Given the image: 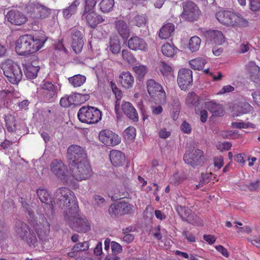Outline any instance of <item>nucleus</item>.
<instances>
[{
  "label": "nucleus",
  "mask_w": 260,
  "mask_h": 260,
  "mask_svg": "<svg viewBox=\"0 0 260 260\" xmlns=\"http://www.w3.org/2000/svg\"><path fill=\"white\" fill-rule=\"evenodd\" d=\"M259 182L260 181L259 180L250 182L248 185H246V187L248 190L250 191H255L259 186Z\"/></svg>",
  "instance_id": "obj_57"
},
{
  "label": "nucleus",
  "mask_w": 260,
  "mask_h": 260,
  "mask_svg": "<svg viewBox=\"0 0 260 260\" xmlns=\"http://www.w3.org/2000/svg\"><path fill=\"white\" fill-rule=\"evenodd\" d=\"M171 109L176 110L181 109L180 102L178 98L176 97L172 98L171 102Z\"/></svg>",
  "instance_id": "obj_56"
},
{
  "label": "nucleus",
  "mask_w": 260,
  "mask_h": 260,
  "mask_svg": "<svg viewBox=\"0 0 260 260\" xmlns=\"http://www.w3.org/2000/svg\"><path fill=\"white\" fill-rule=\"evenodd\" d=\"M5 121L7 129L10 132H14L16 130V123L15 116L12 114H8L5 115Z\"/></svg>",
  "instance_id": "obj_34"
},
{
  "label": "nucleus",
  "mask_w": 260,
  "mask_h": 260,
  "mask_svg": "<svg viewBox=\"0 0 260 260\" xmlns=\"http://www.w3.org/2000/svg\"><path fill=\"white\" fill-rule=\"evenodd\" d=\"M134 206L124 201H117L115 203V215H119L128 214L132 213Z\"/></svg>",
  "instance_id": "obj_20"
},
{
  "label": "nucleus",
  "mask_w": 260,
  "mask_h": 260,
  "mask_svg": "<svg viewBox=\"0 0 260 260\" xmlns=\"http://www.w3.org/2000/svg\"><path fill=\"white\" fill-rule=\"evenodd\" d=\"M78 117L82 122L96 123L101 119L102 113L98 108L93 107L83 106L80 109Z\"/></svg>",
  "instance_id": "obj_6"
},
{
  "label": "nucleus",
  "mask_w": 260,
  "mask_h": 260,
  "mask_svg": "<svg viewBox=\"0 0 260 260\" xmlns=\"http://www.w3.org/2000/svg\"><path fill=\"white\" fill-rule=\"evenodd\" d=\"M246 69L250 75V78L259 74L260 68L254 61H249L246 64Z\"/></svg>",
  "instance_id": "obj_36"
},
{
  "label": "nucleus",
  "mask_w": 260,
  "mask_h": 260,
  "mask_svg": "<svg viewBox=\"0 0 260 260\" xmlns=\"http://www.w3.org/2000/svg\"><path fill=\"white\" fill-rule=\"evenodd\" d=\"M115 28L118 34L125 41L129 37L130 33V30L127 23L123 20H118L115 22Z\"/></svg>",
  "instance_id": "obj_27"
},
{
  "label": "nucleus",
  "mask_w": 260,
  "mask_h": 260,
  "mask_svg": "<svg viewBox=\"0 0 260 260\" xmlns=\"http://www.w3.org/2000/svg\"><path fill=\"white\" fill-rule=\"evenodd\" d=\"M148 92L155 103L165 104L166 103V93L160 84L153 79H149L146 82Z\"/></svg>",
  "instance_id": "obj_7"
},
{
  "label": "nucleus",
  "mask_w": 260,
  "mask_h": 260,
  "mask_svg": "<svg viewBox=\"0 0 260 260\" xmlns=\"http://www.w3.org/2000/svg\"><path fill=\"white\" fill-rule=\"evenodd\" d=\"M51 171L61 180H64L67 174V169L61 160L54 159L50 165Z\"/></svg>",
  "instance_id": "obj_16"
},
{
  "label": "nucleus",
  "mask_w": 260,
  "mask_h": 260,
  "mask_svg": "<svg viewBox=\"0 0 260 260\" xmlns=\"http://www.w3.org/2000/svg\"><path fill=\"white\" fill-rule=\"evenodd\" d=\"M205 107L214 116H221L223 115L224 109L222 105L214 101L205 103Z\"/></svg>",
  "instance_id": "obj_22"
},
{
  "label": "nucleus",
  "mask_w": 260,
  "mask_h": 260,
  "mask_svg": "<svg viewBox=\"0 0 260 260\" xmlns=\"http://www.w3.org/2000/svg\"><path fill=\"white\" fill-rule=\"evenodd\" d=\"M31 230L29 226L24 222L20 220L16 222L15 231L22 239L25 238L26 235L29 232V231Z\"/></svg>",
  "instance_id": "obj_31"
},
{
  "label": "nucleus",
  "mask_w": 260,
  "mask_h": 260,
  "mask_svg": "<svg viewBox=\"0 0 260 260\" xmlns=\"http://www.w3.org/2000/svg\"><path fill=\"white\" fill-rule=\"evenodd\" d=\"M183 181V178L178 173H176L174 174L172 178V181L175 185H178L182 183Z\"/></svg>",
  "instance_id": "obj_59"
},
{
  "label": "nucleus",
  "mask_w": 260,
  "mask_h": 260,
  "mask_svg": "<svg viewBox=\"0 0 260 260\" xmlns=\"http://www.w3.org/2000/svg\"><path fill=\"white\" fill-rule=\"evenodd\" d=\"M122 56L124 60L130 62L132 59V54L127 50H123L122 51Z\"/></svg>",
  "instance_id": "obj_60"
},
{
  "label": "nucleus",
  "mask_w": 260,
  "mask_h": 260,
  "mask_svg": "<svg viewBox=\"0 0 260 260\" xmlns=\"http://www.w3.org/2000/svg\"><path fill=\"white\" fill-rule=\"evenodd\" d=\"M199 101V98L194 92L189 93L186 98V103L188 106H194Z\"/></svg>",
  "instance_id": "obj_50"
},
{
  "label": "nucleus",
  "mask_w": 260,
  "mask_h": 260,
  "mask_svg": "<svg viewBox=\"0 0 260 260\" xmlns=\"http://www.w3.org/2000/svg\"><path fill=\"white\" fill-rule=\"evenodd\" d=\"M251 95L254 102L260 107V91L253 92Z\"/></svg>",
  "instance_id": "obj_63"
},
{
  "label": "nucleus",
  "mask_w": 260,
  "mask_h": 260,
  "mask_svg": "<svg viewBox=\"0 0 260 260\" xmlns=\"http://www.w3.org/2000/svg\"><path fill=\"white\" fill-rule=\"evenodd\" d=\"M203 156V152L201 150L191 147L186 151L183 160L186 164L194 167L201 163Z\"/></svg>",
  "instance_id": "obj_13"
},
{
  "label": "nucleus",
  "mask_w": 260,
  "mask_h": 260,
  "mask_svg": "<svg viewBox=\"0 0 260 260\" xmlns=\"http://www.w3.org/2000/svg\"><path fill=\"white\" fill-rule=\"evenodd\" d=\"M203 239L209 244L211 245L214 243L216 238L214 235H212L205 234L203 236Z\"/></svg>",
  "instance_id": "obj_61"
},
{
  "label": "nucleus",
  "mask_w": 260,
  "mask_h": 260,
  "mask_svg": "<svg viewBox=\"0 0 260 260\" xmlns=\"http://www.w3.org/2000/svg\"><path fill=\"white\" fill-rule=\"evenodd\" d=\"M122 96V92L121 90L118 89L115 85V98L116 99V102L115 104V112L117 114V118L118 119V120H119L120 117L119 115H118V113L117 112L118 107L119 106V104L118 103V101L120 100Z\"/></svg>",
  "instance_id": "obj_52"
},
{
  "label": "nucleus",
  "mask_w": 260,
  "mask_h": 260,
  "mask_svg": "<svg viewBox=\"0 0 260 260\" xmlns=\"http://www.w3.org/2000/svg\"><path fill=\"white\" fill-rule=\"evenodd\" d=\"M24 75L27 79H32L37 76L40 70L39 66H35L31 64H23Z\"/></svg>",
  "instance_id": "obj_29"
},
{
  "label": "nucleus",
  "mask_w": 260,
  "mask_h": 260,
  "mask_svg": "<svg viewBox=\"0 0 260 260\" xmlns=\"http://www.w3.org/2000/svg\"><path fill=\"white\" fill-rule=\"evenodd\" d=\"M252 110V107L247 102L242 103L238 107V111L242 114L249 113Z\"/></svg>",
  "instance_id": "obj_48"
},
{
  "label": "nucleus",
  "mask_w": 260,
  "mask_h": 260,
  "mask_svg": "<svg viewBox=\"0 0 260 260\" xmlns=\"http://www.w3.org/2000/svg\"><path fill=\"white\" fill-rule=\"evenodd\" d=\"M118 81L123 88L128 89L134 85V78L130 72L124 71L119 74Z\"/></svg>",
  "instance_id": "obj_19"
},
{
  "label": "nucleus",
  "mask_w": 260,
  "mask_h": 260,
  "mask_svg": "<svg viewBox=\"0 0 260 260\" xmlns=\"http://www.w3.org/2000/svg\"><path fill=\"white\" fill-rule=\"evenodd\" d=\"M159 70L164 76H168L171 74L173 68L165 61H161L159 65Z\"/></svg>",
  "instance_id": "obj_49"
},
{
  "label": "nucleus",
  "mask_w": 260,
  "mask_h": 260,
  "mask_svg": "<svg viewBox=\"0 0 260 260\" xmlns=\"http://www.w3.org/2000/svg\"><path fill=\"white\" fill-rule=\"evenodd\" d=\"M89 248V244L87 241L82 243H79L75 244L72 248V250L76 251V252L83 251L88 250Z\"/></svg>",
  "instance_id": "obj_51"
},
{
  "label": "nucleus",
  "mask_w": 260,
  "mask_h": 260,
  "mask_svg": "<svg viewBox=\"0 0 260 260\" xmlns=\"http://www.w3.org/2000/svg\"><path fill=\"white\" fill-rule=\"evenodd\" d=\"M216 249L219 252H220L223 256L226 257L229 256V253L227 249L221 245H218L215 246Z\"/></svg>",
  "instance_id": "obj_62"
},
{
  "label": "nucleus",
  "mask_w": 260,
  "mask_h": 260,
  "mask_svg": "<svg viewBox=\"0 0 260 260\" xmlns=\"http://www.w3.org/2000/svg\"><path fill=\"white\" fill-rule=\"evenodd\" d=\"M122 109L124 113L131 120L137 122L139 120L138 114L137 110L129 102H125L122 106Z\"/></svg>",
  "instance_id": "obj_24"
},
{
  "label": "nucleus",
  "mask_w": 260,
  "mask_h": 260,
  "mask_svg": "<svg viewBox=\"0 0 260 260\" xmlns=\"http://www.w3.org/2000/svg\"><path fill=\"white\" fill-rule=\"evenodd\" d=\"M184 221L192 224L194 226H202L203 223L202 220L196 214L192 213L191 212L189 215L187 217Z\"/></svg>",
  "instance_id": "obj_39"
},
{
  "label": "nucleus",
  "mask_w": 260,
  "mask_h": 260,
  "mask_svg": "<svg viewBox=\"0 0 260 260\" xmlns=\"http://www.w3.org/2000/svg\"><path fill=\"white\" fill-rule=\"evenodd\" d=\"M136 135V128L133 126H129L125 129L123 136L125 139L129 141H133Z\"/></svg>",
  "instance_id": "obj_45"
},
{
  "label": "nucleus",
  "mask_w": 260,
  "mask_h": 260,
  "mask_svg": "<svg viewBox=\"0 0 260 260\" xmlns=\"http://www.w3.org/2000/svg\"><path fill=\"white\" fill-rule=\"evenodd\" d=\"M85 18L86 23L92 28H95L99 24L104 20L100 15L93 11L86 13L85 15Z\"/></svg>",
  "instance_id": "obj_23"
},
{
  "label": "nucleus",
  "mask_w": 260,
  "mask_h": 260,
  "mask_svg": "<svg viewBox=\"0 0 260 260\" xmlns=\"http://www.w3.org/2000/svg\"><path fill=\"white\" fill-rule=\"evenodd\" d=\"M47 40L45 36L24 35L19 37L16 43L15 50L18 54L27 56L41 49Z\"/></svg>",
  "instance_id": "obj_1"
},
{
  "label": "nucleus",
  "mask_w": 260,
  "mask_h": 260,
  "mask_svg": "<svg viewBox=\"0 0 260 260\" xmlns=\"http://www.w3.org/2000/svg\"><path fill=\"white\" fill-rule=\"evenodd\" d=\"M191 68L195 70H201L207 63V60L205 57H198L189 61Z\"/></svg>",
  "instance_id": "obj_33"
},
{
  "label": "nucleus",
  "mask_w": 260,
  "mask_h": 260,
  "mask_svg": "<svg viewBox=\"0 0 260 260\" xmlns=\"http://www.w3.org/2000/svg\"><path fill=\"white\" fill-rule=\"evenodd\" d=\"M201 40V39L198 36L192 37L188 43V47L189 50L192 52H196L198 51L200 47Z\"/></svg>",
  "instance_id": "obj_37"
},
{
  "label": "nucleus",
  "mask_w": 260,
  "mask_h": 260,
  "mask_svg": "<svg viewBox=\"0 0 260 260\" xmlns=\"http://www.w3.org/2000/svg\"><path fill=\"white\" fill-rule=\"evenodd\" d=\"M93 199L95 202V204L99 207H102L106 204L105 199L101 196L94 195L93 196Z\"/></svg>",
  "instance_id": "obj_53"
},
{
  "label": "nucleus",
  "mask_w": 260,
  "mask_h": 260,
  "mask_svg": "<svg viewBox=\"0 0 260 260\" xmlns=\"http://www.w3.org/2000/svg\"><path fill=\"white\" fill-rule=\"evenodd\" d=\"M174 24L172 23H167L161 27L158 36L161 39H166L174 34Z\"/></svg>",
  "instance_id": "obj_28"
},
{
  "label": "nucleus",
  "mask_w": 260,
  "mask_h": 260,
  "mask_svg": "<svg viewBox=\"0 0 260 260\" xmlns=\"http://www.w3.org/2000/svg\"><path fill=\"white\" fill-rule=\"evenodd\" d=\"M183 12L181 16L183 19L189 22L197 21L201 15V11L194 2L187 0L182 3Z\"/></svg>",
  "instance_id": "obj_10"
},
{
  "label": "nucleus",
  "mask_w": 260,
  "mask_h": 260,
  "mask_svg": "<svg viewBox=\"0 0 260 260\" xmlns=\"http://www.w3.org/2000/svg\"><path fill=\"white\" fill-rule=\"evenodd\" d=\"M2 69L5 76L13 84H17L22 78V73L19 66L11 59H6L2 63Z\"/></svg>",
  "instance_id": "obj_4"
},
{
  "label": "nucleus",
  "mask_w": 260,
  "mask_h": 260,
  "mask_svg": "<svg viewBox=\"0 0 260 260\" xmlns=\"http://www.w3.org/2000/svg\"><path fill=\"white\" fill-rule=\"evenodd\" d=\"M54 200L59 208L63 211V215L68 216L69 213H76L79 208L78 202L74 192L64 187L57 188L54 193Z\"/></svg>",
  "instance_id": "obj_2"
},
{
  "label": "nucleus",
  "mask_w": 260,
  "mask_h": 260,
  "mask_svg": "<svg viewBox=\"0 0 260 260\" xmlns=\"http://www.w3.org/2000/svg\"><path fill=\"white\" fill-rule=\"evenodd\" d=\"M192 72L188 68H181L178 73L177 83L182 90H186L192 84Z\"/></svg>",
  "instance_id": "obj_12"
},
{
  "label": "nucleus",
  "mask_w": 260,
  "mask_h": 260,
  "mask_svg": "<svg viewBox=\"0 0 260 260\" xmlns=\"http://www.w3.org/2000/svg\"><path fill=\"white\" fill-rule=\"evenodd\" d=\"M42 94L46 100L49 101L56 94V86L50 82H46L42 85Z\"/></svg>",
  "instance_id": "obj_25"
},
{
  "label": "nucleus",
  "mask_w": 260,
  "mask_h": 260,
  "mask_svg": "<svg viewBox=\"0 0 260 260\" xmlns=\"http://www.w3.org/2000/svg\"><path fill=\"white\" fill-rule=\"evenodd\" d=\"M100 140L105 145L112 146L114 139V135L112 131L103 130L99 134Z\"/></svg>",
  "instance_id": "obj_30"
},
{
  "label": "nucleus",
  "mask_w": 260,
  "mask_h": 260,
  "mask_svg": "<svg viewBox=\"0 0 260 260\" xmlns=\"http://www.w3.org/2000/svg\"><path fill=\"white\" fill-rule=\"evenodd\" d=\"M128 48L134 51H146L147 45L146 42L141 38L137 36L132 37L128 41Z\"/></svg>",
  "instance_id": "obj_18"
},
{
  "label": "nucleus",
  "mask_w": 260,
  "mask_h": 260,
  "mask_svg": "<svg viewBox=\"0 0 260 260\" xmlns=\"http://www.w3.org/2000/svg\"><path fill=\"white\" fill-rule=\"evenodd\" d=\"M66 157L69 166L87 160L85 148L76 144L71 145L68 148Z\"/></svg>",
  "instance_id": "obj_8"
},
{
  "label": "nucleus",
  "mask_w": 260,
  "mask_h": 260,
  "mask_svg": "<svg viewBox=\"0 0 260 260\" xmlns=\"http://www.w3.org/2000/svg\"><path fill=\"white\" fill-rule=\"evenodd\" d=\"M6 18L11 24L16 25L23 24L27 20V18L24 14L16 10L9 11L6 15Z\"/></svg>",
  "instance_id": "obj_15"
},
{
  "label": "nucleus",
  "mask_w": 260,
  "mask_h": 260,
  "mask_svg": "<svg viewBox=\"0 0 260 260\" xmlns=\"http://www.w3.org/2000/svg\"><path fill=\"white\" fill-rule=\"evenodd\" d=\"M133 70L137 74L139 80H141L144 78L148 71L146 67L143 65L135 66L133 67Z\"/></svg>",
  "instance_id": "obj_47"
},
{
  "label": "nucleus",
  "mask_w": 260,
  "mask_h": 260,
  "mask_svg": "<svg viewBox=\"0 0 260 260\" xmlns=\"http://www.w3.org/2000/svg\"><path fill=\"white\" fill-rule=\"evenodd\" d=\"M135 25L140 27L145 25L146 18L144 15H137L131 20Z\"/></svg>",
  "instance_id": "obj_44"
},
{
  "label": "nucleus",
  "mask_w": 260,
  "mask_h": 260,
  "mask_svg": "<svg viewBox=\"0 0 260 260\" xmlns=\"http://www.w3.org/2000/svg\"><path fill=\"white\" fill-rule=\"evenodd\" d=\"M234 90V87L231 85H228L223 86L220 91H219V94H223L226 92H232Z\"/></svg>",
  "instance_id": "obj_64"
},
{
  "label": "nucleus",
  "mask_w": 260,
  "mask_h": 260,
  "mask_svg": "<svg viewBox=\"0 0 260 260\" xmlns=\"http://www.w3.org/2000/svg\"><path fill=\"white\" fill-rule=\"evenodd\" d=\"M79 93H75L70 95H66L61 98L60 104L63 107H69L72 104H81Z\"/></svg>",
  "instance_id": "obj_26"
},
{
  "label": "nucleus",
  "mask_w": 260,
  "mask_h": 260,
  "mask_svg": "<svg viewBox=\"0 0 260 260\" xmlns=\"http://www.w3.org/2000/svg\"><path fill=\"white\" fill-rule=\"evenodd\" d=\"M176 210L182 220L184 221L191 212L188 208L179 205L176 206Z\"/></svg>",
  "instance_id": "obj_41"
},
{
  "label": "nucleus",
  "mask_w": 260,
  "mask_h": 260,
  "mask_svg": "<svg viewBox=\"0 0 260 260\" xmlns=\"http://www.w3.org/2000/svg\"><path fill=\"white\" fill-rule=\"evenodd\" d=\"M33 8V12L35 13H38V17L40 19H45L47 18L50 14L51 10L44 5L39 3H29L28 4V9Z\"/></svg>",
  "instance_id": "obj_21"
},
{
  "label": "nucleus",
  "mask_w": 260,
  "mask_h": 260,
  "mask_svg": "<svg viewBox=\"0 0 260 260\" xmlns=\"http://www.w3.org/2000/svg\"><path fill=\"white\" fill-rule=\"evenodd\" d=\"M213 164L218 170L220 169L224 165L223 156H220L214 157L213 159Z\"/></svg>",
  "instance_id": "obj_55"
},
{
  "label": "nucleus",
  "mask_w": 260,
  "mask_h": 260,
  "mask_svg": "<svg viewBox=\"0 0 260 260\" xmlns=\"http://www.w3.org/2000/svg\"><path fill=\"white\" fill-rule=\"evenodd\" d=\"M70 83L74 87H79L83 85L86 81V78L85 76L78 74L73 76L68 79Z\"/></svg>",
  "instance_id": "obj_35"
},
{
  "label": "nucleus",
  "mask_w": 260,
  "mask_h": 260,
  "mask_svg": "<svg viewBox=\"0 0 260 260\" xmlns=\"http://www.w3.org/2000/svg\"><path fill=\"white\" fill-rule=\"evenodd\" d=\"M181 129L184 133L188 134L191 132V127L188 123L184 121L181 125Z\"/></svg>",
  "instance_id": "obj_58"
},
{
  "label": "nucleus",
  "mask_w": 260,
  "mask_h": 260,
  "mask_svg": "<svg viewBox=\"0 0 260 260\" xmlns=\"http://www.w3.org/2000/svg\"><path fill=\"white\" fill-rule=\"evenodd\" d=\"M125 161L124 154L121 151L115 150V167L123 165Z\"/></svg>",
  "instance_id": "obj_43"
},
{
  "label": "nucleus",
  "mask_w": 260,
  "mask_h": 260,
  "mask_svg": "<svg viewBox=\"0 0 260 260\" xmlns=\"http://www.w3.org/2000/svg\"><path fill=\"white\" fill-rule=\"evenodd\" d=\"M100 9L104 13H107L112 10L114 0H102L100 4Z\"/></svg>",
  "instance_id": "obj_42"
},
{
  "label": "nucleus",
  "mask_w": 260,
  "mask_h": 260,
  "mask_svg": "<svg viewBox=\"0 0 260 260\" xmlns=\"http://www.w3.org/2000/svg\"><path fill=\"white\" fill-rule=\"evenodd\" d=\"M250 9L252 11H257L260 10V0H250Z\"/></svg>",
  "instance_id": "obj_54"
},
{
  "label": "nucleus",
  "mask_w": 260,
  "mask_h": 260,
  "mask_svg": "<svg viewBox=\"0 0 260 260\" xmlns=\"http://www.w3.org/2000/svg\"><path fill=\"white\" fill-rule=\"evenodd\" d=\"M161 51L164 55L168 57H172L176 53L177 48H175L169 43H166L162 46Z\"/></svg>",
  "instance_id": "obj_40"
},
{
  "label": "nucleus",
  "mask_w": 260,
  "mask_h": 260,
  "mask_svg": "<svg viewBox=\"0 0 260 260\" xmlns=\"http://www.w3.org/2000/svg\"><path fill=\"white\" fill-rule=\"evenodd\" d=\"M206 39L219 45L222 44L225 41V37L221 31L217 29L208 30L204 32Z\"/></svg>",
  "instance_id": "obj_17"
},
{
  "label": "nucleus",
  "mask_w": 260,
  "mask_h": 260,
  "mask_svg": "<svg viewBox=\"0 0 260 260\" xmlns=\"http://www.w3.org/2000/svg\"><path fill=\"white\" fill-rule=\"evenodd\" d=\"M215 17L221 24L234 28L246 27L249 25L248 20L242 14L235 11H219Z\"/></svg>",
  "instance_id": "obj_3"
},
{
  "label": "nucleus",
  "mask_w": 260,
  "mask_h": 260,
  "mask_svg": "<svg viewBox=\"0 0 260 260\" xmlns=\"http://www.w3.org/2000/svg\"><path fill=\"white\" fill-rule=\"evenodd\" d=\"M84 10L82 14L84 17L86 13L93 11V9L96 4V0H85Z\"/></svg>",
  "instance_id": "obj_46"
},
{
  "label": "nucleus",
  "mask_w": 260,
  "mask_h": 260,
  "mask_svg": "<svg viewBox=\"0 0 260 260\" xmlns=\"http://www.w3.org/2000/svg\"><path fill=\"white\" fill-rule=\"evenodd\" d=\"M80 2V0H75L69 7L64 9L62 11L64 17L69 18L74 14L76 12Z\"/></svg>",
  "instance_id": "obj_32"
},
{
  "label": "nucleus",
  "mask_w": 260,
  "mask_h": 260,
  "mask_svg": "<svg viewBox=\"0 0 260 260\" xmlns=\"http://www.w3.org/2000/svg\"><path fill=\"white\" fill-rule=\"evenodd\" d=\"M79 208L74 214L70 212L68 216L64 215L66 221L71 228L78 233H86L90 230V224L86 218L79 217Z\"/></svg>",
  "instance_id": "obj_5"
},
{
  "label": "nucleus",
  "mask_w": 260,
  "mask_h": 260,
  "mask_svg": "<svg viewBox=\"0 0 260 260\" xmlns=\"http://www.w3.org/2000/svg\"><path fill=\"white\" fill-rule=\"evenodd\" d=\"M37 193L41 202L44 203L43 207L45 215L49 219L53 218L54 212L53 206L48 191L45 189H38Z\"/></svg>",
  "instance_id": "obj_11"
},
{
  "label": "nucleus",
  "mask_w": 260,
  "mask_h": 260,
  "mask_svg": "<svg viewBox=\"0 0 260 260\" xmlns=\"http://www.w3.org/2000/svg\"><path fill=\"white\" fill-rule=\"evenodd\" d=\"M22 240L26 241L29 246L35 247L38 245V241L36 234L32 230L29 231L28 234Z\"/></svg>",
  "instance_id": "obj_38"
},
{
  "label": "nucleus",
  "mask_w": 260,
  "mask_h": 260,
  "mask_svg": "<svg viewBox=\"0 0 260 260\" xmlns=\"http://www.w3.org/2000/svg\"><path fill=\"white\" fill-rule=\"evenodd\" d=\"M71 36L72 39V47L76 54L79 53L84 46L83 34L76 28L71 30Z\"/></svg>",
  "instance_id": "obj_14"
},
{
  "label": "nucleus",
  "mask_w": 260,
  "mask_h": 260,
  "mask_svg": "<svg viewBox=\"0 0 260 260\" xmlns=\"http://www.w3.org/2000/svg\"><path fill=\"white\" fill-rule=\"evenodd\" d=\"M69 166L73 177L78 181L85 180L91 176L92 171L87 160Z\"/></svg>",
  "instance_id": "obj_9"
}]
</instances>
